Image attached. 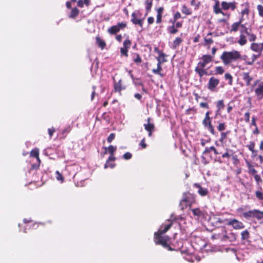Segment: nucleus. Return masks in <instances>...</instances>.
I'll return each instance as SVG.
<instances>
[{
  "instance_id": "nucleus-1",
  "label": "nucleus",
  "mask_w": 263,
  "mask_h": 263,
  "mask_svg": "<svg viewBox=\"0 0 263 263\" xmlns=\"http://www.w3.org/2000/svg\"><path fill=\"white\" fill-rule=\"evenodd\" d=\"M172 225V222H170L168 224L165 225L163 230H161L162 228L163 227V224L160 229L154 234V241L156 245H161L168 250H172L171 247L167 244L168 237L167 236H163L162 234L166 233L170 229Z\"/></svg>"
},
{
  "instance_id": "nucleus-2",
  "label": "nucleus",
  "mask_w": 263,
  "mask_h": 263,
  "mask_svg": "<svg viewBox=\"0 0 263 263\" xmlns=\"http://www.w3.org/2000/svg\"><path fill=\"white\" fill-rule=\"evenodd\" d=\"M241 58L239 51L232 50L231 51H224L220 56V59L226 65L230 64Z\"/></svg>"
},
{
  "instance_id": "nucleus-3",
  "label": "nucleus",
  "mask_w": 263,
  "mask_h": 263,
  "mask_svg": "<svg viewBox=\"0 0 263 263\" xmlns=\"http://www.w3.org/2000/svg\"><path fill=\"white\" fill-rule=\"evenodd\" d=\"M194 198L189 193H184L182 200L180 201L179 207L181 210H183L184 206H191L193 203Z\"/></svg>"
},
{
  "instance_id": "nucleus-4",
  "label": "nucleus",
  "mask_w": 263,
  "mask_h": 263,
  "mask_svg": "<svg viewBox=\"0 0 263 263\" xmlns=\"http://www.w3.org/2000/svg\"><path fill=\"white\" fill-rule=\"evenodd\" d=\"M243 216L247 219L250 218H256L258 220H260L263 217V211L258 210H250L244 212L243 213Z\"/></svg>"
},
{
  "instance_id": "nucleus-5",
  "label": "nucleus",
  "mask_w": 263,
  "mask_h": 263,
  "mask_svg": "<svg viewBox=\"0 0 263 263\" xmlns=\"http://www.w3.org/2000/svg\"><path fill=\"white\" fill-rule=\"evenodd\" d=\"M157 68L156 69H153L152 71L153 73L155 74H157L160 76L161 77H163V74L161 73L160 71L162 70L161 64L166 62V60L165 59V54L163 53H161L159 54V57L157 58Z\"/></svg>"
},
{
  "instance_id": "nucleus-6",
  "label": "nucleus",
  "mask_w": 263,
  "mask_h": 263,
  "mask_svg": "<svg viewBox=\"0 0 263 263\" xmlns=\"http://www.w3.org/2000/svg\"><path fill=\"white\" fill-rule=\"evenodd\" d=\"M226 224L228 226H232L233 228L236 230L242 229L245 228V226L243 223L236 219L229 220L228 222L226 223Z\"/></svg>"
},
{
  "instance_id": "nucleus-7",
  "label": "nucleus",
  "mask_w": 263,
  "mask_h": 263,
  "mask_svg": "<svg viewBox=\"0 0 263 263\" xmlns=\"http://www.w3.org/2000/svg\"><path fill=\"white\" fill-rule=\"evenodd\" d=\"M254 85H257L255 89V94L259 99L263 98V82H260L257 80L255 82Z\"/></svg>"
},
{
  "instance_id": "nucleus-8",
  "label": "nucleus",
  "mask_w": 263,
  "mask_h": 263,
  "mask_svg": "<svg viewBox=\"0 0 263 263\" xmlns=\"http://www.w3.org/2000/svg\"><path fill=\"white\" fill-rule=\"evenodd\" d=\"M114 81V90L116 92H119L121 94V91L126 88L125 86L122 84V80L120 79L118 81H116L115 78H112Z\"/></svg>"
},
{
  "instance_id": "nucleus-9",
  "label": "nucleus",
  "mask_w": 263,
  "mask_h": 263,
  "mask_svg": "<svg viewBox=\"0 0 263 263\" xmlns=\"http://www.w3.org/2000/svg\"><path fill=\"white\" fill-rule=\"evenodd\" d=\"M212 60V57L210 55H204L200 59L198 63V67L200 66L201 68H204L206 64L209 63Z\"/></svg>"
},
{
  "instance_id": "nucleus-10",
  "label": "nucleus",
  "mask_w": 263,
  "mask_h": 263,
  "mask_svg": "<svg viewBox=\"0 0 263 263\" xmlns=\"http://www.w3.org/2000/svg\"><path fill=\"white\" fill-rule=\"evenodd\" d=\"M219 81L218 79L212 77L209 82V88L213 90L218 85Z\"/></svg>"
},
{
  "instance_id": "nucleus-11",
  "label": "nucleus",
  "mask_w": 263,
  "mask_h": 263,
  "mask_svg": "<svg viewBox=\"0 0 263 263\" xmlns=\"http://www.w3.org/2000/svg\"><path fill=\"white\" fill-rule=\"evenodd\" d=\"M221 7L224 10L231 9L232 10H234L236 8L235 3L234 2L227 3L226 2H222L221 3Z\"/></svg>"
},
{
  "instance_id": "nucleus-12",
  "label": "nucleus",
  "mask_w": 263,
  "mask_h": 263,
  "mask_svg": "<svg viewBox=\"0 0 263 263\" xmlns=\"http://www.w3.org/2000/svg\"><path fill=\"white\" fill-rule=\"evenodd\" d=\"M198 220L200 219L202 224H204L205 221L209 220L210 217L207 213H204L198 211Z\"/></svg>"
},
{
  "instance_id": "nucleus-13",
  "label": "nucleus",
  "mask_w": 263,
  "mask_h": 263,
  "mask_svg": "<svg viewBox=\"0 0 263 263\" xmlns=\"http://www.w3.org/2000/svg\"><path fill=\"white\" fill-rule=\"evenodd\" d=\"M242 79L246 83V85L249 86L251 84V82L253 80V77L250 76L249 72H243L242 73Z\"/></svg>"
},
{
  "instance_id": "nucleus-14",
  "label": "nucleus",
  "mask_w": 263,
  "mask_h": 263,
  "mask_svg": "<svg viewBox=\"0 0 263 263\" xmlns=\"http://www.w3.org/2000/svg\"><path fill=\"white\" fill-rule=\"evenodd\" d=\"M150 118L147 119V124H144V126L145 129L149 132L148 136H151L152 135V132L154 129V125L153 124L149 123Z\"/></svg>"
},
{
  "instance_id": "nucleus-15",
  "label": "nucleus",
  "mask_w": 263,
  "mask_h": 263,
  "mask_svg": "<svg viewBox=\"0 0 263 263\" xmlns=\"http://www.w3.org/2000/svg\"><path fill=\"white\" fill-rule=\"evenodd\" d=\"M251 50L255 52H259L260 54L262 51V47L261 44L252 43L250 47Z\"/></svg>"
},
{
  "instance_id": "nucleus-16",
  "label": "nucleus",
  "mask_w": 263,
  "mask_h": 263,
  "mask_svg": "<svg viewBox=\"0 0 263 263\" xmlns=\"http://www.w3.org/2000/svg\"><path fill=\"white\" fill-rule=\"evenodd\" d=\"M132 18L131 19V21L133 24L135 25H138L141 27H142V20L138 19L137 18L136 14L135 12H133L132 13Z\"/></svg>"
},
{
  "instance_id": "nucleus-17",
  "label": "nucleus",
  "mask_w": 263,
  "mask_h": 263,
  "mask_svg": "<svg viewBox=\"0 0 263 263\" xmlns=\"http://www.w3.org/2000/svg\"><path fill=\"white\" fill-rule=\"evenodd\" d=\"M225 240L228 239L231 242H233L236 239V235L233 233H230L223 236Z\"/></svg>"
},
{
  "instance_id": "nucleus-18",
  "label": "nucleus",
  "mask_w": 263,
  "mask_h": 263,
  "mask_svg": "<svg viewBox=\"0 0 263 263\" xmlns=\"http://www.w3.org/2000/svg\"><path fill=\"white\" fill-rule=\"evenodd\" d=\"M245 34H242V33H240V34L239 39L238 41V43L241 46L245 45L247 42V40Z\"/></svg>"
},
{
  "instance_id": "nucleus-19",
  "label": "nucleus",
  "mask_w": 263,
  "mask_h": 263,
  "mask_svg": "<svg viewBox=\"0 0 263 263\" xmlns=\"http://www.w3.org/2000/svg\"><path fill=\"white\" fill-rule=\"evenodd\" d=\"M119 31V27L117 25L112 26L108 29V32L111 34H115Z\"/></svg>"
},
{
  "instance_id": "nucleus-20",
  "label": "nucleus",
  "mask_w": 263,
  "mask_h": 263,
  "mask_svg": "<svg viewBox=\"0 0 263 263\" xmlns=\"http://www.w3.org/2000/svg\"><path fill=\"white\" fill-rule=\"evenodd\" d=\"M79 10L77 8H74L72 9L69 15V17L70 18H74L79 14Z\"/></svg>"
},
{
  "instance_id": "nucleus-21",
  "label": "nucleus",
  "mask_w": 263,
  "mask_h": 263,
  "mask_svg": "<svg viewBox=\"0 0 263 263\" xmlns=\"http://www.w3.org/2000/svg\"><path fill=\"white\" fill-rule=\"evenodd\" d=\"M214 10L215 13H221L222 15H224V13L221 11L219 7V2H217L214 6Z\"/></svg>"
},
{
  "instance_id": "nucleus-22",
  "label": "nucleus",
  "mask_w": 263,
  "mask_h": 263,
  "mask_svg": "<svg viewBox=\"0 0 263 263\" xmlns=\"http://www.w3.org/2000/svg\"><path fill=\"white\" fill-rule=\"evenodd\" d=\"M241 21L239 22L233 23L231 26V31L236 32L238 30V28L240 26Z\"/></svg>"
},
{
  "instance_id": "nucleus-23",
  "label": "nucleus",
  "mask_w": 263,
  "mask_h": 263,
  "mask_svg": "<svg viewBox=\"0 0 263 263\" xmlns=\"http://www.w3.org/2000/svg\"><path fill=\"white\" fill-rule=\"evenodd\" d=\"M203 123L205 126H209L210 124H211L209 111L206 112L205 114V117L203 121Z\"/></svg>"
},
{
  "instance_id": "nucleus-24",
  "label": "nucleus",
  "mask_w": 263,
  "mask_h": 263,
  "mask_svg": "<svg viewBox=\"0 0 263 263\" xmlns=\"http://www.w3.org/2000/svg\"><path fill=\"white\" fill-rule=\"evenodd\" d=\"M96 42H97V43L98 45V46L101 49H103L105 47V46L106 45L105 42L104 41L102 40L99 37H96Z\"/></svg>"
},
{
  "instance_id": "nucleus-25",
  "label": "nucleus",
  "mask_w": 263,
  "mask_h": 263,
  "mask_svg": "<svg viewBox=\"0 0 263 263\" xmlns=\"http://www.w3.org/2000/svg\"><path fill=\"white\" fill-rule=\"evenodd\" d=\"M208 193V191L207 189L202 188L198 185V194L202 196H204L206 195Z\"/></svg>"
},
{
  "instance_id": "nucleus-26",
  "label": "nucleus",
  "mask_w": 263,
  "mask_h": 263,
  "mask_svg": "<svg viewBox=\"0 0 263 263\" xmlns=\"http://www.w3.org/2000/svg\"><path fill=\"white\" fill-rule=\"evenodd\" d=\"M104 148L106 151L108 149L109 153L110 154V156H113L115 152L117 149V147L112 145H110L108 148L105 147Z\"/></svg>"
},
{
  "instance_id": "nucleus-27",
  "label": "nucleus",
  "mask_w": 263,
  "mask_h": 263,
  "mask_svg": "<svg viewBox=\"0 0 263 263\" xmlns=\"http://www.w3.org/2000/svg\"><path fill=\"white\" fill-rule=\"evenodd\" d=\"M182 40L180 37H177L173 42V47L176 48L182 42Z\"/></svg>"
},
{
  "instance_id": "nucleus-28",
  "label": "nucleus",
  "mask_w": 263,
  "mask_h": 263,
  "mask_svg": "<svg viewBox=\"0 0 263 263\" xmlns=\"http://www.w3.org/2000/svg\"><path fill=\"white\" fill-rule=\"evenodd\" d=\"M249 37V40L250 42L255 41L256 39V36L255 34L252 33L250 31H248L246 34Z\"/></svg>"
},
{
  "instance_id": "nucleus-29",
  "label": "nucleus",
  "mask_w": 263,
  "mask_h": 263,
  "mask_svg": "<svg viewBox=\"0 0 263 263\" xmlns=\"http://www.w3.org/2000/svg\"><path fill=\"white\" fill-rule=\"evenodd\" d=\"M248 168H249V171H248V172L249 174L252 175H256V173H257V171L256 170L254 169V168L253 167V166L249 163L248 165Z\"/></svg>"
},
{
  "instance_id": "nucleus-30",
  "label": "nucleus",
  "mask_w": 263,
  "mask_h": 263,
  "mask_svg": "<svg viewBox=\"0 0 263 263\" xmlns=\"http://www.w3.org/2000/svg\"><path fill=\"white\" fill-rule=\"evenodd\" d=\"M152 6V2H151L150 1H146L145 8H146V13L145 15H147V14L151 11Z\"/></svg>"
},
{
  "instance_id": "nucleus-31",
  "label": "nucleus",
  "mask_w": 263,
  "mask_h": 263,
  "mask_svg": "<svg viewBox=\"0 0 263 263\" xmlns=\"http://www.w3.org/2000/svg\"><path fill=\"white\" fill-rule=\"evenodd\" d=\"M133 60L134 62L137 64H139L142 61L141 57H140L139 54L137 53H135L134 54Z\"/></svg>"
},
{
  "instance_id": "nucleus-32",
  "label": "nucleus",
  "mask_w": 263,
  "mask_h": 263,
  "mask_svg": "<svg viewBox=\"0 0 263 263\" xmlns=\"http://www.w3.org/2000/svg\"><path fill=\"white\" fill-rule=\"evenodd\" d=\"M167 30L168 32L171 34H175L178 31L177 29L175 28V23H173V25L172 26H169L167 28Z\"/></svg>"
},
{
  "instance_id": "nucleus-33",
  "label": "nucleus",
  "mask_w": 263,
  "mask_h": 263,
  "mask_svg": "<svg viewBox=\"0 0 263 263\" xmlns=\"http://www.w3.org/2000/svg\"><path fill=\"white\" fill-rule=\"evenodd\" d=\"M241 239H247L249 237V233L248 230H245L241 233Z\"/></svg>"
},
{
  "instance_id": "nucleus-34",
  "label": "nucleus",
  "mask_w": 263,
  "mask_h": 263,
  "mask_svg": "<svg viewBox=\"0 0 263 263\" xmlns=\"http://www.w3.org/2000/svg\"><path fill=\"white\" fill-rule=\"evenodd\" d=\"M217 111H220L224 107L223 100H219L217 103Z\"/></svg>"
},
{
  "instance_id": "nucleus-35",
  "label": "nucleus",
  "mask_w": 263,
  "mask_h": 263,
  "mask_svg": "<svg viewBox=\"0 0 263 263\" xmlns=\"http://www.w3.org/2000/svg\"><path fill=\"white\" fill-rule=\"evenodd\" d=\"M209 154H208L206 155H204L203 154V155L201 156V161H202V162L204 164H207L208 163V162H209Z\"/></svg>"
},
{
  "instance_id": "nucleus-36",
  "label": "nucleus",
  "mask_w": 263,
  "mask_h": 263,
  "mask_svg": "<svg viewBox=\"0 0 263 263\" xmlns=\"http://www.w3.org/2000/svg\"><path fill=\"white\" fill-rule=\"evenodd\" d=\"M39 150L37 149H34L31 151L30 155L33 157L37 158V159L39 160Z\"/></svg>"
},
{
  "instance_id": "nucleus-37",
  "label": "nucleus",
  "mask_w": 263,
  "mask_h": 263,
  "mask_svg": "<svg viewBox=\"0 0 263 263\" xmlns=\"http://www.w3.org/2000/svg\"><path fill=\"white\" fill-rule=\"evenodd\" d=\"M240 33L246 34L249 31L248 28L244 24H240Z\"/></svg>"
},
{
  "instance_id": "nucleus-38",
  "label": "nucleus",
  "mask_w": 263,
  "mask_h": 263,
  "mask_svg": "<svg viewBox=\"0 0 263 263\" xmlns=\"http://www.w3.org/2000/svg\"><path fill=\"white\" fill-rule=\"evenodd\" d=\"M131 45V41L129 39H126L123 42V47L128 49Z\"/></svg>"
},
{
  "instance_id": "nucleus-39",
  "label": "nucleus",
  "mask_w": 263,
  "mask_h": 263,
  "mask_svg": "<svg viewBox=\"0 0 263 263\" xmlns=\"http://www.w3.org/2000/svg\"><path fill=\"white\" fill-rule=\"evenodd\" d=\"M247 147L252 153L255 152V151H254L255 143L253 142H250L249 144L247 145Z\"/></svg>"
},
{
  "instance_id": "nucleus-40",
  "label": "nucleus",
  "mask_w": 263,
  "mask_h": 263,
  "mask_svg": "<svg viewBox=\"0 0 263 263\" xmlns=\"http://www.w3.org/2000/svg\"><path fill=\"white\" fill-rule=\"evenodd\" d=\"M224 78L226 79L229 80V84L230 85L232 84L233 78H232V76L229 73H226L224 75Z\"/></svg>"
},
{
  "instance_id": "nucleus-41",
  "label": "nucleus",
  "mask_w": 263,
  "mask_h": 263,
  "mask_svg": "<svg viewBox=\"0 0 263 263\" xmlns=\"http://www.w3.org/2000/svg\"><path fill=\"white\" fill-rule=\"evenodd\" d=\"M116 160V158L114 157V156H110L108 159H107L106 163L105 164V165H104V168H107V167H109V165H108V163L110 162V161H114Z\"/></svg>"
},
{
  "instance_id": "nucleus-42",
  "label": "nucleus",
  "mask_w": 263,
  "mask_h": 263,
  "mask_svg": "<svg viewBox=\"0 0 263 263\" xmlns=\"http://www.w3.org/2000/svg\"><path fill=\"white\" fill-rule=\"evenodd\" d=\"M215 72L217 74H222L224 72V69L221 66H217L215 68Z\"/></svg>"
},
{
  "instance_id": "nucleus-43",
  "label": "nucleus",
  "mask_w": 263,
  "mask_h": 263,
  "mask_svg": "<svg viewBox=\"0 0 263 263\" xmlns=\"http://www.w3.org/2000/svg\"><path fill=\"white\" fill-rule=\"evenodd\" d=\"M182 12L187 15L190 14L191 12L190 10L186 6H183L182 9Z\"/></svg>"
},
{
  "instance_id": "nucleus-44",
  "label": "nucleus",
  "mask_w": 263,
  "mask_h": 263,
  "mask_svg": "<svg viewBox=\"0 0 263 263\" xmlns=\"http://www.w3.org/2000/svg\"><path fill=\"white\" fill-rule=\"evenodd\" d=\"M229 133H230V132L221 133V137L219 140L220 141L222 142L227 138V136L228 134H229Z\"/></svg>"
},
{
  "instance_id": "nucleus-45",
  "label": "nucleus",
  "mask_w": 263,
  "mask_h": 263,
  "mask_svg": "<svg viewBox=\"0 0 263 263\" xmlns=\"http://www.w3.org/2000/svg\"><path fill=\"white\" fill-rule=\"evenodd\" d=\"M255 195L259 200H263V193L259 191L255 192Z\"/></svg>"
},
{
  "instance_id": "nucleus-46",
  "label": "nucleus",
  "mask_w": 263,
  "mask_h": 263,
  "mask_svg": "<svg viewBox=\"0 0 263 263\" xmlns=\"http://www.w3.org/2000/svg\"><path fill=\"white\" fill-rule=\"evenodd\" d=\"M254 179L255 180V181H256V182L257 184H259L262 181L261 177L258 175H257V174L255 175L254 176Z\"/></svg>"
},
{
  "instance_id": "nucleus-47",
  "label": "nucleus",
  "mask_w": 263,
  "mask_h": 263,
  "mask_svg": "<svg viewBox=\"0 0 263 263\" xmlns=\"http://www.w3.org/2000/svg\"><path fill=\"white\" fill-rule=\"evenodd\" d=\"M120 51H121V53L122 55H125V57H128V49H126L125 48H124V47H122L120 49Z\"/></svg>"
},
{
  "instance_id": "nucleus-48",
  "label": "nucleus",
  "mask_w": 263,
  "mask_h": 263,
  "mask_svg": "<svg viewBox=\"0 0 263 263\" xmlns=\"http://www.w3.org/2000/svg\"><path fill=\"white\" fill-rule=\"evenodd\" d=\"M215 147L214 146H211L210 147H206L204 151H203V154L204 155H206L208 154H209V153L211 151H213Z\"/></svg>"
},
{
  "instance_id": "nucleus-49",
  "label": "nucleus",
  "mask_w": 263,
  "mask_h": 263,
  "mask_svg": "<svg viewBox=\"0 0 263 263\" xmlns=\"http://www.w3.org/2000/svg\"><path fill=\"white\" fill-rule=\"evenodd\" d=\"M115 134L114 133L110 134L107 139V141L108 143H111L112 141L115 139Z\"/></svg>"
},
{
  "instance_id": "nucleus-50",
  "label": "nucleus",
  "mask_w": 263,
  "mask_h": 263,
  "mask_svg": "<svg viewBox=\"0 0 263 263\" xmlns=\"http://www.w3.org/2000/svg\"><path fill=\"white\" fill-rule=\"evenodd\" d=\"M198 74H199L200 76H202L204 74H207L206 69L198 68Z\"/></svg>"
},
{
  "instance_id": "nucleus-51",
  "label": "nucleus",
  "mask_w": 263,
  "mask_h": 263,
  "mask_svg": "<svg viewBox=\"0 0 263 263\" xmlns=\"http://www.w3.org/2000/svg\"><path fill=\"white\" fill-rule=\"evenodd\" d=\"M216 222L219 223H226L228 222L229 220L227 219H222L220 218H216Z\"/></svg>"
},
{
  "instance_id": "nucleus-52",
  "label": "nucleus",
  "mask_w": 263,
  "mask_h": 263,
  "mask_svg": "<svg viewBox=\"0 0 263 263\" xmlns=\"http://www.w3.org/2000/svg\"><path fill=\"white\" fill-rule=\"evenodd\" d=\"M132 154L129 152L125 153L123 156V158L125 160H129L132 158Z\"/></svg>"
},
{
  "instance_id": "nucleus-53",
  "label": "nucleus",
  "mask_w": 263,
  "mask_h": 263,
  "mask_svg": "<svg viewBox=\"0 0 263 263\" xmlns=\"http://www.w3.org/2000/svg\"><path fill=\"white\" fill-rule=\"evenodd\" d=\"M56 178L58 180L61 181V182H63V177L62 176V175L59 173V171L56 172Z\"/></svg>"
},
{
  "instance_id": "nucleus-54",
  "label": "nucleus",
  "mask_w": 263,
  "mask_h": 263,
  "mask_svg": "<svg viewBox=\"0 0 263 263\" xmlns=\"http://www.w3.org/2000/svg\"><path fill=\"white\" fill-rule=\"evenodd\" d=\"M226 128V126L224 123H220L217 127V129L219 131H222L224 130Z\"/></svg>"
},
{
  "instance_id": "nucleus-55",
  "label": "nucleus",
  "mask_w": 263,
  "mask_h": 263,
  "mask_svg": "<svg viewBox=\"0 0 263 263\" xmlns=\"http://www.w3.org/2000/svg\"><path fill=\"white\" fill-rule=\"evenodd\" d=\"M257 9L259 12V14L260 16H263V6L260 5H258Z\"/></svg>"
},
{
  "instance_id": "nucleus-56",
  "label": "nucleus",
  "mask_w": 263,
  "mask_h": 263,
  "mask_svg": "<svg viewBox=\"0 0 263 263\" xmlns=\"http://www.w3.org/2000/svg\"><path fill=\"white\" fill-rule=\"evenodd\" d=\"M134 83L136 86H141L142 85V83L141 82L139 79L136 78L135 80L133 81Z\"/></svg>"
},
{
  "instance_id": "nucleus-57",
  "label": "nucleus",
  "mask_w": 263,
  "mask_h": 263,
  "mask_svg": "<svg viewBox=\"0 0 263 263\" xmlns=\"http://www.w3.org/2000/svg\"><path fill=\"white\" fill-rule=\"evenodd\" d=\"M181 17L180 13L178 12H176L174 16V21H172L173 23H175V22Z\"/></svg>"
},
{
  "instance_id": "nucleus-58",
  "label": "nucleus",
  "mask_w": 263,
  "mask_h": 263,
  "mask_svg": "<svg viewBox=\"0 0 263 263\" xmlns=\"http://www.w3.org/2000/svg\"><path fill=\"white\" fill-rule=\"evenodd\" d=\"M48 134L50 136V138L52 137L54 132H55V129L54 128H49L48 130Z\"/></svg>"
},
{
  "instance_id": "nucleus-59",
  "label": "nucleus",
  "mask_w": 263,
  "mask_h": 263,
  "mask_svg": "<svg viewBox=\"0 0 263 263\" xmlns=\"http://www.w3.org/2000/svg\"><path fill=\"white\" fill-rule=\"evenodd\" d=\"M245 121L246 122H249L250 121V113L249 112H247L245 114Z\"/></svg>"
},
{
  "instance_id": "nucleus-60",
  "label": "nucleus",
  "mask_w": 263,
  "mask_h": 263,
  "mask_svg": "<svg viewBox=\"0 0 263 263\" xmlns=\"http://www.w3.org/2000/svg\"><path fill=\"white\" fill-rule=\"evenodd\" d=\"M200 106L202 108H208L209 105L206 102H201L200 103Z\"/></svg>"
},
{
  "instance_id": "nucleus-61",
  "label": "nucleus",
  "mask_w": 263,
  "mask_h": 263,
  "mask_svg": "<svg viewBox=\"0 0 263 263\" xmlns=\"http://www.w3.org/2000/svg\"><path fill=\"white\" fill-rule=\"evenodd\" d=\"M161 18H162V15H161V14H157V15L156 23L157 24L160 23L161 22Z\"/></svg>"
},
{
  "instance_id": "nucleus-62",
  "label": "nucleus",
  "mask_w": 263,
  "mask_h": 263,
  "mask_svg": "<svg viewBox=\"0 0 263 263\" xmlns=\"http://www.w3.org/2000/svg\"><path fill=\"white\" fill-rule=\"evenodd\" d=\"M117 26L119 27V30H120L121 28L125 27L126 26V24L125 23H119L118 24V25Z\"/></svg>"
},
{
  "instance_id": "nucleus-63",
  "label": "nucleus",
  "mask_w": 263,
  "mask_h": 263,
  "mask_svg": "<svg viewBox=\"0 0 263 263\" xmlns=\"http://www.w3.org/2000/svg\"><path fill=\"white\" fill-rule=\"evenodd\" d=\"M163 11V7H159L157 9V14H161L162 15V13Z\"/></svg>"
},
{
  "instance_id": "nucleus-64",
  "label": "nucleus",
  "mask_w": 263,
  "mask_h": 263,
  "mask_svg": "<svg viewBox=\"0 0 263 263\" xmlns=\"http://www.w3.org/2000/svg\"><path fill=\"white\" fill-rule=\"evenodd\" d=\"M147 22L149 24H152L154 22V18L153 17L150 16L147 18Z\"/></svg>"
}]
</instances>
